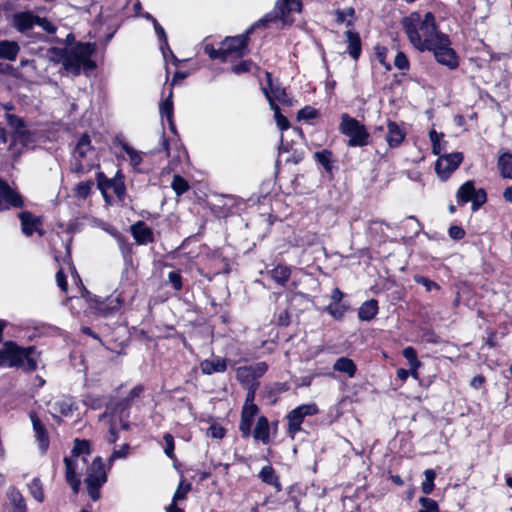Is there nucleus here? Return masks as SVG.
<instances>
[{
  "instance_id": "nucleus-18",
  "label": "nucleus",
  "mask_w": 512,
  "mask_h": 512,
  "mask_svg": "<svg viewBox=\"0 0 512 512\" xmlns=\"http://www.w3.org/2000/svg\"><path fill=\"white\" fill-rule=\"evenodd\" d=\"M30 419L33 425V430L35 433L39 449L41 450L42 453H45L49 447V437L46 428L42 424L40 419L37 417L36 413L31 412Z\"/></svg>"
},
{
  "instance_id": "nucleus-54",
  "label": "nucleus",
  "mask_w": 512,
  "mask_h": 512,
  "mask_svg": "<svg viewBox=\"0 0 512 512\" xmlns=\"http://www.w3.org/2000/svg\"><path fill=\"white\" fill-rule=\"evenodd\" d=\"M143 391V388L142 386H136L134 387L130 392H129V395L126 399H124L120 404L119 406L121 407V409H126L130 402L138 397L140 395V393Z\"/></svg>"
},
{
  "instance_id": "nucleus-2",
  "label": "nucleus",
  "mask_w": 512,
  "mask_h": 512,
  "mask_svg": "<svg viewBox=\"0 0 512 512\" xmlns=\"http://www.w3.org/2000/svg\"><path fill=\"white\" fill-rule=\"evenodd\" d=\"M401 26L411 45L420 52L429 50L442 34L431 12L423 17L418 12H412L402 19Z\"/></svg>"
},
{
  "instance_id": "nucleus-12",
  "label": "nucleus",
  "mask_w": 512,
  "mask_h": 512,
  "mask_svg": "<svg viewBox=\"0 0 512 512\" xmlns=\"http://www.w3.org/2000/svg\"><path fill=\"white\" fill-rule=\"evenodd\" d=\"M463 161V154L454 152L440 156L435 164V171L439 178L446 180Z\"/></svg>"
},
{
  "instance_id": "nucleus-35",
  "label": "nucleus",
  "mask_w": 512,
  "mask_h": 512,
  "mask_svg": "<svg viewBox=\"0 0 512 512\" xmlns=\"http://www.w3.org/2000/svg\"><path fill=\"white\" fill-rule=\"evenodd\" d=\"M90 454V443L87 440L76 439L72 449V457L86 458L85 455Z\"/></svg>"
},
{
  "instance_id": "nucleus-50",
  "label": "nucleus",
  "mask_w": 512,
  "mask_h": 512,
  "mask_svg": "<svg viewBox=\"0 0 512 512\" xmlns=\"http://www.w3.org/2000/svg\"><path fill=\"white\" fill-rule=\"evenodd\" d=\"M414 281L418 284L423 285L427 292L440 289V286L436 282H434L424 276L416 275V276H414Z\"/></svg>"
},
{
  "instance_id": "nucleus-14",
  "label": "nucleus",
  "mask_w": 512,
  "mask_h": 512,
  "mask_svg": "<svg viewBox=\"0 0 512 512\" xmlns=\"http://www.w3.org/2000/svg\"><path fill=\"white\" fill-rule=\"evenodd\" d=\"M86 462V458L80 457L70 456L64 459L66 481L69 483L74 493L78 492L81 483L78 476V470L83 468Z\"/></svg>"
},
{
  "instance_id": "nucleus-40",
  "label": "nucleus",
  "mask_w": 512,
  "mask_h": 512,
  "mask_svg": "<svg viewBox=\"0 0 512 512\" xmlns=\"http://www.w3.org/2000/svg\"><path fill=\"white\" fill-rule=\"evenodd\" d=\"M355 14V10L352 7L345 8L343 10L336 11V21L338 23H346L347 27L353 26L352 20H346L348 17L353 18Z\"/></svg>"
},
{
  "instance_id": "nucleus-5",
  "label": "nucleus",
  "mask_w": 512,
  "mask_h": 512,
  "mask_svg": "<svg viewBox=\"0 0 512 512\" xmlns=\"http://www.w3.org/2000/svg\"><path fill=\"white\" fill-rule=\"evenodd\" d=\"M301 10V0H277L274 9L256 21L248 29V34H251L254 29L266 28L277 20H281L284 25H290L293 23V19H290V14L292 12H301Z\"/></svg>"
},
{
  "instance_id": "nucleus-20",
  "label": "nucleus",
  "mask_w": 512,
  "mask_h": 512,
  "mask_svg": "<svg viewBox=\"0 0 512 512\" xmlns=\"http://www.w3.org/2000/svg\"><path fill=\"white\" fill-rule=\"evenodd\" d=\"M38 20L39 17L34 16L30 12H21L13 16V25L18 31L24 33L33 28L38 23Z\"/></svg>"
},
{
  "instance_id": "nucleus-46",
  "label": "nucleus",
  "mask_w": 512,
  "mask_h": 512,
  "mask_svg": "<svg viewBox=\"0 0 512 512\" xmlns=\"http://www.w3.org/2000/svg\"><path fill=\"white\" fill-rule=\"evenodd\" d=\"M403 356L409 362L410 368H420L421 362L417 358L416 351L412 347H406L403 350Z\"/></svg>"
},
{
  "instance_id": "nucleus-16",
  "label": "nucleus",
  "mask_w": 512,
  "mask_h": 512,
  "mask_svg": "<svg viewBox=\"0 0 512 512\" xmlns=\"http://www.w3.org/2000/svg\"><path fill=\"white\" fill-rule=\"evenodd\" d=\"M22 232L26 236H31L34 232L43 235L41 230L42 220L40 217L33 215L31 212L23 211L19 214Z\"/></svg>"
},
{
  "instance_id": "nucleus-25",
  "label": "nucleus",
  "mask_w": 512,
  "mask_h": 512,
  "mask_svg": "<svg viewBox=\"0 0 512 512\" xmlns=\"http://www.w3.org/2000/svg\"><path fill=\"white\" fill-rule=\"evenodd\" d=\"M333 370L344 373L348 377L353 378L357 371V367L352 359L348 357H340L333 364Z\"/></svg>"
},
{
  "instance_id": "nucleus-24",
  "label": "nucleus",
  "mask_w": 512,
  "mask_h": 512,
  "mask_svg": "<svg viewBox=\"0 0 512 512\" xmlns=\"http://www.w3.org/2000/svg\"><path fill=\"white\" fill-rule=\"evenodd\" d=\"M253 437L261 441L263 444L270 442V428L268 419L264 416L258 418L256 427L253 432Z\"/></svg>"
},
{
  "instance_id": "nucleus-1",
  "label": "nucleus",
  "mask_w": 512,
  "mask_h": 512,
  "mask_svg": "<svg viewBox=\"0 0 512 512\" xmlns=\"http://www.w3.org/2000/svg\"><path fill=\"white\" fill-rule=\"evenodd\" d=\"M95 51V43L79 42L71 47H52L48 49L47 57L54 63L62 64L66 72L78 76L82 71L95 69L96 64L91 59Z\"/></svg>"
},
{
  "instance_id": "nucleus-29",
  "label": "nucleus",
  "mask_w": 512,
  "mask_h": 512,
  "mask_svg": "<svg viewBox=\"0 0 512 512\" xmlns=\"http://www.w3.org/2000/svg\"><path fill=\"white\" fill-rule=\"evenodd\" d=\"M263 91L269 101L270 108H272V103H275V101L280 103L289 102L286 91L281 87H273L271 84H269V89L264 88Z\"/></svg>"
},
{
  "instance_id": "nucleus-45",
  "label": "nucleus",
  "mask_w": 512,
  "mask_h": 512,
  "mask_svg": "<svg viewBox=\"0 0 512 512\" xmlns=\"http://www.w3.org/2000/svg\"><path fill=\"white\" fill-rule=\"evenodd\" d=\"M419 503L421 509L418 510V512H440L437 502L431 498L421 497L419 498Z\"/></svg>"
},
{
  "instance_id": "nucleus-49",
  "label": "nucleus",
  "mask_w": 512,
  "mask_h": 512,
  "mask_svg": "<svg viewBox=\"0 0 512 512\" xmlns=\"http://www.w3.org/2000/svg\"><path fill=\"white\" fill-rule=\"evenodd\" d=\"M163 440H164V444H165L164 445V453L170 459H174L175 453H174V438H173V436L169 433H166L163 436Z\"/></svg>"
},
{
  "instance_id": "nucleus-15",
  "label": "nucleus",
  "mask_w": 512,
  "mask_h": 512,
  "mask_svg": "<svg viewBox=\"0 0 512 512\" xmlns=\"http://www.w3.org/2000/svg\"><path fill=\"white\" fill-rule=\"evenodd\" d=\"M249 35L247 30L244 34L228 37L222 42L227 59L232 55L241 57L247 53Z\"/></svg>"
},
{
  "instance_id": "nucleus-31",
  "label": "nucleus",
  "mask_w": 512,
  "mask_h": 512,
  "mask_svg": "<svg viewBox=\"0 0 512 512\" xmlns=\"http://www.w3.org/2000/svg\"><path fill=\"white\" fill-rule=\"evenodd\" d=\"M497 166L503 178L512 179V154L503 153L500 155Z\"/></svg>"
},
{
  "instance_id": "nucleus-53",
  "label": "nucleus",
  "mask_w": 512,
  "mask_h": 512,
  "mask_svg": "<svg viewBox=\"0 0 512 512\" xmlns=\"http://www.w3.org/2000/svg\"><path fill=\"white\" fill-rule=\"evenodd\" d=\"M257 413L258 407L256 404H244L241 412V418L254 420Z\"/></svg>"
},
{
  "instance_id": "nucleus-39",
  "label": "nucleus",
  "mask_w": 512,
  "mask_h": 512,
  "mask_svg": "<svg viewBox=\"0 0 512 512\" xmlns=\"http://www.w3.org/2000/svg\"><path fill=\"white\" fill-rule=\"evenodd\" d=\"M424 474H425V480L422 483L421 489L424 494L428 495L434 489V480L436 477V473L432 469H427Z\"/></svg>"
},
{
  "instance_id": "nucleus-62",
  "label": "nucleus",
  "mask_w": 512,
  "mask_h": 512,
  "mask_svg": "<svg viewBox=\"0 0 512 512\" xmlns=\"http://www.w3.org/2000/svg\"><path fill=\"white\" fill-rule=\"evenodd\" d=\"M251 62L250 61H243L237 65H235L233 68H232V71L235 73V74H241V73H244V72H248L250 70V66H251Z\"/></svg>"
},
{
  "instance_id": "nucleus-44",
  "label": "nucleus",
  "mask_w": 512,
  "mask_h": 512,
  "mask_svg": "<svg viewBox=\"0 0 512 512\" xmlns=\"http://www.w3.org/2000/svg\"><path fill=\"white\" fill-rule=\"evenodd\" d=\"M271 109L274 111V118H275L278 128L281 131L287 130L290 126V123H289L288 119L280 113V109H279L278 105L276 103H272Z\"/></svg>"
},
{
  "instance_id": "nucleus-59",
  "label": "nucleus",
  "mask_w": 512,
  "mask_h": 512,
  "mask_svg": "<svg viewBox=\"0 0 512 512\" xmlns=\"http://www.w3.org/2000/svg\"><path fill=\"white\" fill-rule=\"evenodd\" d=\"M254 420L241 418L239 429L243 437H248L251 433V428Z\"/></svg>"
},
{
  "instance_id": "nucleus-41",
  "label": "nucleus",
  "mask_w": 512,
  "mask_h": 512,
  "mask_svg": "<svg viewBox=\"0 0 512 512\" xmlns=\"http://www.w3.org/2000/svg\"><path fill=\"white\" fill-rule=\"evenodd\" d=\"M191 488V483L181 480L173 495L172 501L177 503L178 501L185 499Z\"/></svg>"
},
{
  "instance_id": "nucleus-13",
  "label": "nucleus",
  "mask_w": 512,
  "mask_h": 512,
  "mask_svg": "<svg viewBox=\"0 0 512 512\" xmlns=\"http://www.w3.org/2000/svg\"><path fill=\"white\" fill-rule=\"evenodd\" d=\"M268 366L265 362H258L249 366H241L236 370V378L243 385H258L257 379L265 374Z\"/></svg>"
},
{
  "instance_id": "nucleus-51",
  "label": "nucleus",
  "mask_w": 512,
  "mask_h": 512,
  "mask_svg": "<svg viewBox=\"0 0 512 512\" xmlns=\"http://www.w3.org/2000/svg\"><path fill=\"white\" fill-rule=\"evenodd\" d=\"M225 434V428L217 423H213L207 430V436L214 439H222Z\"/></svg>"
},
{
  "instance_id": "nucleus-30",
  "label": "nucleus",
  "mask_w": 512,
  "mask_h": 512,
  "mask_svg": "<svg viewBox=\"0 0 512 512\" xmlns=\"http://www.w3.org/2000/svg\"><path fill=\"white\" fill-rule=\"evenodd\" d=\"M378 313V303L376 300L371 299L364 302L358 311V317L363 321H370Z\"/></svg>"
},
{
  "instance_id": "nucleus-28",
  "label": "nucleus",
  "mask_w": 512,
  "mask_h": 512,
  "mask_svg": "<svg viewBox=\"0 0 512 512\" xmlns=\"http://www.w3.org/2000/svg\"><path fill=\"white\" fill-rule=\"evenodd\" d=\"M122 150L126 153L129 163L135 171L139 170V166L143 161V152L136 150L126 142L120 143Z\"/></svg>"
},
{
  "instance_id": "nucleus-7",
  "label": "nucleus",
  "mask_w": 512,
  "mask_h": 512,
  "mask_svg": "<svg viewBox=\"0 0 512 512\" xmlns=\"http://www.w3.org/2000/svg\"><path fill=\"white\" fill-rule=\"evenodd\" d=\"M106 481L107 472L104 468L103 460L101 457H96L87 469V478L85 480L87 492L94 501L99 499V489Z\"/></svg>"
},
{
  "instance_id": "nucleus-52",
  "label": "nucleus",
  "mask_w": 512,
  "mask_h": 512,
  "mask_svg": "<svg viewBox=\"0 0 512 512\" xmlns=\"http://www.w3.org/2000/svg\"><path fill=\"white\" fill-rule=\"evenodd\" d=\"M205 52L210 56L211 59H222L227 60L225 51L223 50V45L219 49H215L214 47L210 45H206Z\"/></svg>"
},
{
  "instance_id": "nucleus-34",
  "label": "nucleus",
  "mask_w": 512,
  "mask_h": 512,
  "mask_svg": "<svg viewBox=\"0 0 512 512\" xmlns=\"http://www.w3.org/2000/svg\"><path fill=\"white\" fill-rule=\"evenodd\" d=\"M30 495L39 503L44 502L45 496L43 491V485L39 478H34L27 485Z\"/></svg>"
},
{
  "instance_id": "nucleus-32",
  "label": "nucleus",
  "mask_w": 512,
  "mask_h": 512,
  "mask_svg": "<svg viewBox=\"0 0 512 512\" xmlns=\"http://www.w3.org/2000/svg\"><path fill=\"white\" fill-rule=\"evenodd\" d=\"M271 278L279 285L284 286L291 275V269L285 265H277L269 271Z\"/></svg>"
},
{
  "instance_id": "nucleus-58",
  "label": "nucleus",
  "mask_w": 512,
  "mask_h": 512,
  "mask_svg": "<svg viewBox=\"0 0 512 512\" xmlns=\"http://www.w3.org/2000/svg\"><path fill=\"white\" fill-rule=\"evenodd\" d=\"M394 65L399 70H406L409 68V61L403 52H398L395 59Z\"/></svg>"
},
{
  "instance_id": "nucleus-42",
  "label": "nucleus",
  "mask_w": 512,
  "mask_h": 512,
  "mask_svg": "<svg viewBox=\"0 0 512 512\" xmlns=\"http://www.w3.org/2000/svg\"><path fill=\"white\" fill-rule=\"evenodd\" d=\"M130 446L123 444L120 449H114L110 457L108 458V466L111 467L114 461L118 459H125L129 455Z\"/></svg>"
},
{
  "instance_id": "nucleus-21",
  "label": "nucleus",
  "mask_w": 512,
  "mask_h": 512,
  "mask_svg": "<svg viewBox=\"0 0 512 512\" xmlns=\"http://www.w3.org/2000/svg\"><path fill=\"white\" fill-rule=\"evenodd\" d=\"M131 231L134 239L139 244H148L154 239L152 230L144 222L134 224L131 227Z\"/></svg>"
},
{
  "instance_id": "nucleus-33",
  "label": "nucleus",
  "mask_w": 512,
  "mask_h": 512,
  "mask_svg": "<svg viewBox=\"0 0 512 512\" xmlns=\"http://www.w3.org/2000/svg\"><path fill=\"white\" fill-rule=\"evenodd\" d=\"M259 477L264 483L274 486L277 491L281 489V484L272 466H264L259 473Z\"/></svg>"
},
{
  "instance_id": "nucleus-43",
  "label": "nucleus",
  "mask_w": 512,
  "mask_h": 512,
  "mask_svg": "<svg viewBox=\"0 0 512 512\" xmlns=\"http://www.w3.org/2000/svg\"><path fill=\"white\" fill-rule=\"evenodd\" d=\"M171 186L177 195H182L189 189L188 182L180 175H174Z\"/></svg>"
},
{
  "instance_id": "nucleus-27",
  "label": "nucleus",
  "mask_w": 512,
  "mask_h": 512,
  "mask_svg": "<svg viewBox=\"0 0 512 512\" xmlns=\"http://www.w3.org/2000/svg\"><path fill=\"white\" fill-rule=\"evenodd\" d=\"M172 90H170L167 98L160 104V114L162 119L166 118L170 130L175 133V125L173 122V101H172Z\"/></svg>"
},
{
  "instance_id": "nucleus-48",
  "label": "nucleus",
  "mask_w": 512,
  "mask_h": 512,
  "mask_svg": "<svg viewBox=\"0 0 512 512\" xmlns=\"http://www.w3.org/2000/svg\"><path fill=\"white\" fill-rule=\"evenodd\" d=\"M153 26H154L155 33L161 42L160 48L164 54L165 53L164 48L165 47L168 48L166 33H165L163 27L158 23V21L156 19H153Z\"/></svg>"
},
{
  "instance_id": "nucleus-61",
  "label": "nucleus",
  "mask_w": 512,
  "mask_h": 512,
  "mask_svg": "<svg viewBox=\"0 0 512 512\" xmlns=\"http://www.w3.org/2000/svg\"><path fill=\"white\" fill-rule=\"evenodd\" d=\"M56 282L58 287L63 291H67V281L66 276L64 275L62 269H60L56 274Z\"/></svg>"
},
{
  "instance_id": "nucleus-10",
  "label": "nucleus",
  "mask_w": 512,
  "mask_h": 512,
  "mask_svg": "<svg viewBox=\"0 0 512 512\" xmlns=\"http://www.w3.org/2000/svg\"><path fill=\"white\" fill-rule=\"evenodd\" d=\"M319 413V408L315 403L302 404L291 410L287 415L288 420V434L291 438L301 431V425L304 418L313 416Z\"/></svg>"
},
{
  "instance_id": "nucleus-64",
  "label": "nucleus",
  "mask_w": 512,
  "mask_h": 512,
  "mask_svg": "<svg viewBox=\"0 0 512 512\" xmlns=\"http://www.w3.org/2000/svg\"><path fill=\"white\" fill-rule=\"evenodd\" d=\"M107 442L110 444L115 443L118 440V431L115 424H111L109 434L106 437Z\"/></svg>"
},
{
  "instance_id": "nucleus-26",
  "label": "nucleus",
  "mask_w": 512,
  "mask_h": 512,
  "mask_svg": "<svg viewBox=\"0 0 512 512\" xmlns=\"http://www.w3.org/2000/svg\"><path fill=\"white\" fill-rule=\"evenodd\" d=\"M20 51V47L15 41H0V58L8 61H14Z\"/></svg>"
},
{
  "instance_id": "nucleus-23",
  "label": "nucleus",
  "mask_w": 512,
  "mask_h": 512,
  "mask_svg": "<svg viewBox=\"0 0 512 512\" xmlns=\"http://www.w3.org/2000/svg\"><path fill=\"white\" fill-rule=\"evenodd\" d=\"M345 36L348 43L347 52L354 60H357L362 51L360 36L351 30L346 31Z\"/></svg>"
},
{
  "instance_id": "nucleus-6",
  "label": "nucleus",
  "mask_w": 512,
  "mask_h": 512,
  "mask_svg": "<svg viewBox=\"0 0 512 512\" xmlns=\"http://www.w3.org/2000/svg\"><path fill=\"white\" fill-rule=\"evenodd\" d=\"M342 134L349 138L348 146L363 147L369 142V133L365 126L348 114H343L339 127Z\"/></svg>"
},
{
  "instance_id": "nucleus-38",
  "label": "nucleus",
  "mask_w": 512,
  "mask_h": 512,
  "mask_svg": "<svg viewBox=\"0 0 512 512\" xmlns=\"http://www.w3.org/2000/svg\"><path fill=\"white\" fill-rule=\"evenodd\" d=\"M316 161L321 164L327 172L332 170V153L328 150L316 152L314 154Z\"/></svg>"
},
{
  "instance_id": "nucleus-57",
  "label": "nucleus",
  "mask_w": 512,
  "mask_h": 512,
  "mask_svg": "<svg viewBox=\"0 0 512 512\" xmlns=\"http://www.w3.org/2000/svg\"><path fill=\"white\" fill-rule=\"evenodd\" d=\"M316 116L317 111L312 107L306 106L298 112L297 117L299 120H311L314 119Z\"/></svg>"
},
{
  "instance_id": "nucleus-8",
  "label": "nucleus",
  "mask_w": 512,
  "mask_h": 512,
  "mask_svg": "<svg viewBox=\"0 0 512 512\" xmlns=\"http://www.w3.org/2000/svg\"><path fill=\"white\" fill-rule=\"evenodd\" d=\"M428 51H432L436 61L447 66L449 69H455L459 65L458 56L451 47L450 39L442 33L440 37L431 45Z\"/></svg>"
},
{
  "instance_id": "nucleus-22",
  "label": "nucleus",
  "mask_w": 512,
  "mask_h": 512,
  "mask_svg": "<svg viewBox=\"0 0 512 512\" xmlns=\"http://www.w3.org/2000/svg\"><path fill=\"white\" fill-rule=\"evenodd\" d=\"M7 498L12 507V512H27L26 501L22 493L14 486H10L7 490Z\"/></svg>"
},
{
  "instance_id": "nucleus-36",
  "label": "nucleus",
  "mask_w": 512,
  "mask_h": 512,
  "mask_svg": "<svg viewBox=\"0 0 512 512\" xmlns=\"http://www.w3.org/2000/svg\"><path fill=\"white\" fill-rule=\"evenodd\" d=\"M443 137V133H438L434 129L430 130L429 132V138L432 143V152L435 155H439L442 151L445 150L444 143L442 142Z\"/></svg>"
},
{
  "instance_id": "nucleus-3",
  "label": "nucleus",
  "mask_w": 512,
  "mask_h": 512,
  "mask_svg": "<svg viewBox=\"0 0 512 512\" xmlns=\"http://www.w3.org/2000/svg\"><path fill=\"white\" fill-rule=\"evenodd\" d=\"M38 360L39 355L34 346L21 347L14 341H6L0 348V367L32 372L37 369Z\"/></svg>"
},
{
  "instance_id": "nucleus-17",
  "label": "nucleus",
  "mask_w": 512,
  "mask_h": 512,
  "mask_svg": "<svg viewBox=\"0 0 512 512\" xmlns=\"http://www.w3.org/2000/svg\"><path fill=\"white\" fill-rule=\"evenodd\" d=\"M406 137V130L402 125L393 121L387 123L386 142L390 148L399 147Z\"/></svg>"
},
{
  "instance_id": "nucleus-60",
  "label": "nucleus",
  "mask_w": 512,
  "mask_h": 512,
  "mask_svg": "<svg viewBox=\"0 0 512 512\" xmlns=\"http://www.w3.org/2000/svg\"><path fill=\"white\" fill-rule=\"evenodd\" d=\"M449 236L453 240H461L465 236V231L462 227L453 225L449 228Z\"/></svg>"
},
{
  "instance_id": "nucleus-19",
  "label": "nucleus",
  "mask_w": 512,
  "mask_h": 512,
  "mask_svg": "<svg viewBox=\"0 0 512 512\" xmlns=\"http://www.w3.org/2000/svg\"><path fill=\"white\" fill-rule=\"evenodd\" d=\"M227 369V361L225 358L214 357L205 359L200 363V370L205 375L213 373H223Z\"/></svg>"
},
{
  "instance_id": "nucleus-47",
  "label": "nucleus",
  "mask_w": 512,
  "mask_h": 512,
  "mask_svg": "<svg viewBox=\"0 0 512 512\" xmlns=\"http://www.w3.org/2000/svg\"><path fill=\"white\" fill-rule=\"evenodd\" d=\"M109 187H111L114 193L118 198H121L125 194V185L123 181V177L117 175L113 180H111Z\"/></svg>"
},
{
  "instance_id": "nucleus-9",
  "label": "nucleus",
  "mask_w": 512,
  "mask_h": 512,
  "mask_svg": "<svg viewBox=\"0 0 512 512\" xmlns=\"http://www.w3.org/2000/svg\"><path fill=\"white\" fill-rule=\"evenodd\" d=\"M457 203L465 205L472 203V211L476 212L487 201V194L484 189H475L474 182L469 180L462 184L456 193Z\"/></svg>"
},
{
  "instance_id": "nucleus-11",
  "label": "nucleus",
  "mask_w": 512,
  "mask_h": 512,
  "mask_svg": "<svg viewBox=\"0 0 512 512\" xmlns=\"http://www.w3.org/2000/svg\"><path fill=\"white\" fill-rule=\"evenodd\" d=\"M136 295V289L131 283L122 284L114 293L107 298L106 308L109 311L121 309L130 304Z\"/></svg>"
},
{
  "instance_id": "nucleus-55",
  "label": "nucleus",
  "mask_w": 512,
  "mask_h": 512,
  "mask_svg": "<svg viewBox=\"0 0 512 512\" xmlns=\"http://www.w3.org/2000/svg\"><path fill=\"white\" fill-rule=\"evenodd\" d=\"M93 183L91 181L81 182L76 186V194L78 197L86 198L92 187Z\"/></svg>"
},
{
  "instance_id": "nucleus-37",
  "label": "nucleus",
  "mask_w": 512,
  "mask_h": 512,
  "mask_svg": "<svg viewBox=\"0 0 512 512\" xmlns=\"http://www.w3.org/2000/svg\"><path fill=\"white\" fill-rule=\"evenodd\" d=\"M55 410L63 416L72 415L74 411V403L70 398H62L55 402Z\"/></svg>"
},
{
  "instance_id": "nucleus-63",
  "label": "nucleus",
  "mask_w": 512,
  "mask_h": 512,
  "mask_svg": "<svg viewBox=\"0 0 512 512\" xmlns=\"http://www.w3.org/2000/svg\"><path fill=\"white\" fill-rule=\"evenodd\" d=\"M37 25H39L49 33H54L56 30L54 25L45 18H39Z\"/></svg>"
},
{
  "instance_id": "nucleus-4",
  "label": "nucleus",
  "mask_w": 512,
  "mask_h": 512,
  "mask_svg": "<svg viewBox=\"0 0 512 512\" xmlns=\"http://www.w3.org/2000/svg\"><path fill=\"white\" fill-rule=\"evenodd\" d=\"M96 165V151L91 145V139L87 134L82 135L77 141L70 163V170L75 174H85Z\"/></svg>"
},
{
  "instance_id": "nucleus-56",
  "label": "nucleus",
  "mask_w": 512,
  "mask_h": 512,
  "mask_svg": "<svg viewBox=\"0 0 512 512\" xmlns=\"http://www.w3.org/2000/svg\"><path fill=\"white\" fill-rule=\"evenodd\" d=\"M168 281L175 290L182 289V278L179 271H171L168 274Z\"/></svg>"
}]
</instances>
